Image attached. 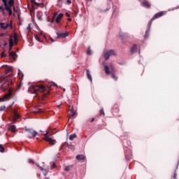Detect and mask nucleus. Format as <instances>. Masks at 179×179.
I'll use <instances>...</instances> for the list:
<instances>
[{
  "instance_id": "f257e3e1",
  "label": "nucleus",
  "mask_w": 179,
  "mask_h": 179,
  "mask_svg": "<svg viewBox=\"0 0 179 179\" xmlns=\"http://www.w3.org/2000/svg\"><path fill=\"white\" fill-rule=\"evenodd\" d=\"M51 86L57 87V84L55 83H51L48 87L43 85H32L29 87L28 92L31 93V94H37V92H41V93H44V92H47L46 93L43 94L42 100H45V98L48 94H50V91L51 90Z\"/></svg>"
},
{
  "instance_id": "f03ea898",
  "label": "nucleus",
  "mask_w": 179,
  "mask_h": 179,
  "mask_svg": "<svg viewBox=\"0 0 179 179\" xmlns=\"http://www.w3.org/2000/svg\"><path fill=\"white\" fill-rule=\"evenodd\" d=\"M6 10L8 12L9 16H12V8L15 6V1L14 0H9L8 1H5L3 3Z\"/></svg>"
},
{
  "instance_id": "7ed1b4c3",
  "label": "nucleus",
  "mask_w": 179,
  "mask_h": 179,
  "mask_svg": "<svg viewBox=\"0 0 179 179\" xmlns=\"http://www.w3.org/2000/svg\"><path fill=\"white\" fill-rule=\"evenodd\" d=\"M52 134H50V131H46V133L44 134L45 138H43V141H45L46 142H49L50 145L52 146H54L55 145V142L57 141L55 139H52L51 137Z\"/></svg>"
},
{
  "instance_id": "20e7f679",
  "label": "nucleus",
  "mask_w": 179,
  "mask_h": 179,
  "mask_svg": "<svg viewBox=\"0 0 179 179\" xmlns=\"http://www.w3.org/2000/svg\"><path fill=\"white\" fill-rule=\"evenodd\" d=\"M64 17V13H59L57 16V13H55L52 16V20L50 21V23H54V22H56V23H60L61 20Z\"/></svg>"
},
{
  "instance_id": "39448f33",
  "label": "nucleus",
  "mask_w": 179,
  "mask_h": 179,
  "mask_svg": "<svg viewBox=\"0 0 179 179\" xmlns=\"http://www.w3.org/2000/svg\"><path fill=\"white\" fill-rule=\"evenodd\" d=\"M104 69H105V73L106 75H111L112 79H113V80H115V82H117V80H118V77L117 76H115V74L114 73L110 72V67H108V66L105 65Z\"/></svg>"
},
{
  "instance_id": "423d86ee",
  "label": "nucleus",
  "mask_w": 179,
  "mask_h": 179,
  "mask_svg": "<svg viewBox=\"0 0 179 179\" xmlns=\"http://www.w3.org/2000/svg\"><path fill=\"white\" fill-rule=\"evenodd\" d=\"M166 15V13L164 11H161L154 15V17L150 20L148 22V27H150L152 26V23L153 20H155V19H159V17H162V16H164Z\"/></svg>"
},
{
  "instance_id": "0eeeda50",
  "label": "nucleus",
  "mask_w": 179,
  "mask_h": 179,
  "mask_svg": "<svg viewBox=\"0 0 179 179\" xmlns=\"http://www.w3.org/2000/svg\"><path fill=\"white\" fill-rule=\"evenodd\" d=\"M12 85H13V82H12L10 80H8L4 82L3 85H2L1 87L3 92H6L9 86H12Z\"/></svg>"
},
{
  "instance_id": "6e6552de",
  "label": "nucleus",
  "mask_w": 179,
  "mask_h": 179,
  "mask_svg": "<svg viewBox=\"0 0 179 179\" xmlns=\"http://www.w3.org/2000/svg\"><path fill=\"white\" fill-rule=\"evenodd\" d=\"M13 93V90L12 89V87H10L8 93L6 94L2 98H0V103H2V101H5L6 99H9V97L12 96Z\"/></svg>"
},
{
  "instance_id": "1a4fd4ad",
  "label": "nucleus",
  "mask_w": 179,
  "mask_h": 179,
  "mask_svg": "<svg viewBox=\"0 0 179 179\" xmlns=\"http://www.w3.org/2000/svg\"><path fill=\"white\" fill-rule=\"evenodd\" d=\"M25 132L27 133V134H30L33 136V138H36L37 136V131L33 130V129H25Z\"/></svg>"
},
{
  "instance_id": "9d476101",
  "label": "nucleus",
  "mask_w": 179,
  "mask_h": 179,
  "mask_svg": "<svg viewBox=\"0 0 179 179\" xmlns=\"http://www.w3.org/2000/svg\"><path fill=\"white\" fill-rule=\"evenodd\" d=\"M57 34V38H66L68 36H69V33L65 32V33H56Z\"/></svg>"
},
{
  "instance_id": "9b49d317",
  "label": "nucleus",
  "mask_w": 179,
  "mask_h": 179,
  "mask_svg": "<svg viewBox=\"0 0 179 179\" xmlns=\"http://www.w3.org/2000/svg\"><path fill=\"white\" fill-rule=\"evenodd\" d=\"M13 119L12 120V124H16V120H19V118H20V115H19V114H17V112L16 111V110H14V115H13Z\"/></svg>"
},
{
  "instance_id": "f8f14e48",
  "label": "nucleus",
  "mask_w": 179,
  "mask_h": 179,
  "mask_svg": "<svg viewBox=\"0 0 179 179\" xmlns=\"http://www.w3.org/2000/svg\"><path fill=\"white\" fill-rule=\"evenodd\" d=\"M141 6H143L144 8H147V9H150L152 6L150 5V3H149V1L146 0H143L141 3Z\"/></svg>"
},
{
  "instance_id": "ddd939ff",
  "label": "nucleus",
  "mask_w": 179,
  "mask_h": 179,
  "mask_svg": "<svg viewBox=\"0 0 179 179\" xmlns=\"http://www.w3.org/2000/svg\"><path fill=\"white\" fill-rule=\"evenodd\" d=\"M8 43H9V51L12 50V48H13V45H15L14 42H13V36L10 35V38L8 40Z\"/></svg>"
},
{
  "instance_id": "4468645a",
  "label": "nucleus",
  "mask_w": 179,
  "mask_h": 179,
  "mask_svg": "<svg viewBox=\"0 0 179 179\" xmlns=\"http://www.w3.org/2000/svg\"><path fill=\"white\" fill-rule=\"evenodd\" d=\"M10 26H12V25H10V24H5V23H3V22H1V23H0V27H1L2 29H3V30H6V28H7V27H10Z\"/></svg>"
},
{
  "instance_id": "2eb2a0df",
  "label": "nucleus",
  "mask_w": 179,
  "mask_h": 179,
  "mask_svg": "<svg viewBox=\"0 0 179 179\" xmlns=\"http://www.w3.org/2000/svg\"><path fill=\"white\" fill-rule=\"evenodd\" d=\"M86 72L87 79H89L90 82H93V78H92V74H90V71H89V69H86Z\"/></svg>"
},
{
  "instance_id": "dca6fc26",
  "label": "nucleus",
  "mask_w": 179,
  "mask_h": 179,
  "mask_svg": "<svg viewBox=\"0 0 179 179\" xmlns=\"http://www.w3.org/2000/svg\"><path fill=\"white\" fill-rule=\"evenodd\" d=\"M14 41V44L17 45L19 41V38H17V34H14L13 36V41Z\"/></svg>"
},
{
  "instance_id": "f3484780",
  "label": "nucleus",
  "mask_w": 179,
  "mask_h": 179,
  "mask_svg": "<svg viewBox=\"0 0 179 179\" xmlns=\"http://www.w3.org/2000/svg\"><path fill=\"white\" fill-rule=\"evenodd\" d=\"M76 159L78 161H80V160H85L86 157L83 155H78L76 156Z\"/></svg>"
},
{
  "instance_id": "a211bd4d",
  "label": "nucleus",
  "mask_w": 179,
  "mask_h": 179,
  "mask_svg": "<svg viewBox=\"0 0 179 179\" xmlns=\"http://www.w3.org/2000/svg\"><path fill=\"white\" fill-rule=\"evenodd\" d=\"M76 114V111L73 110V107H72L70 110L69 113V117H74V115Z\"/></svg>"
},
{
  "instance_id": "6ab92c4d",
  "label": "nucleus",
  "mask_w": 179,
  "mask_h": 179,
  "mask_svg": "<svg viewBox=\"0 0 179 179\" xmlns=\"http://www.w3.org/2000/svg\"><path fill=\"white\" fill-rule=\"evenodd\" d=\"M8 129H9L10 131H11V132L15 133V132H16V126H15V125H11V126L8 128Z\"/></svg>"
},
{
  "instance_id": "aec40b11",
  "label": "nucleus",
  "mask_w": 179,
  "mask_h": 179,
  "mask_svg": "<svg viewBox=\"0 0 179 179\" xmlns=\"http://www.w3.org/2000/svg\"><path fill=\"white\" fill-rule=\"evenodd\" d=\"M136 52V45H134L130 50V52H131V54H135Z\"/></svg>"
},
{
  "instance_id": "412c9836",
  "label": "nucleus",
  "mask_w": 179,
  "mask_h": 179,
  "mask_svg": "<svg viewBox=\"0 0 179 179\" xmlns=\"http://www.w3.org/2000/svg\"><path fill=\"white\" fill-rule=\"evenodd\" d=\"M103 58L105 59V61H107L108 58H110V54L108 53V51H106L104 55H103Z\"/></svg>"
},
{
  "instance_id": "4be33fe9",
  "label": "nucleus",
  "mask_w": 179,
  "mask_h": 179,
  "mask_svg": "<svg viewBox=\"0 0 179 179\" xmlns=\"http://www.w3.org/2000/svg\"><path fill=\"white\" fill-rule=\"evenodd\" d=\"M3 42H4L3 44H0V48L5 50V47H6V45H8V41H3Z\"/></svg>"
},
{
  "instance_id": "5701e85b",
  "label": "nucleus",
  "mask_w": 179,
  "mask_h": 179,
  "mask_svg": "<svg viewBox=\"0 0 179 179\" xmlns=\"http://www.w3.org/2000/svg\"><path fill=\"white\" fill-rule=\"evenodd\" d=\"M9 55L12 58H15V57H17V55H16V52H10Z\"/></svg>"
},
{
  "instance_id": "b1692460",
  "label": "nucleus",
  "mask_w": 179,
  "mask_h": 179,
  "mask_svg": "<svg viewBox=\"0 0 179 179\" xmlns=\"http://www.w3.org/2000/svg\"><path fill=\"white\" fill-rule=\"evenodd\" d=\"M75 138H76V134H71L69 136V140L70 141H73V139H75Z\"/></svg>"
},
{
  "instance_id": "393cba45",
  "label": "nucleus",
  "mask_w": 179,
  "mask_h": 179,
  "mask_svg": "<svg viewBox=\"0 0 179 179\" xmlns=\"http://www.w3.org/2000/svg\"><path fill=\"white\" fill-rule=\"evenodd\" d=\"M32 5H35L36 6H40V3L36 2V0H31Z\"/></svg>"
},
{
  "instance_id": "a878e982",
  "label": "nucleus",
  "mask_w": 179,
  "mask_h": 179,
  "mask_svg": "<svg viewBox=\"0 0 179 179\" xmlns=\"http://www.w3.org/2000/svg\"><path fill=\"white\" fill-rule=\"evenodd\" d=\"M108 53H109V56L111 57V55H115V52H114L113 50H110L108 51Z\"/></svg>"
},
{
  "instance_id": "bb28decb",
  "label": "nucleus",
  "mask_w": 179,
  "mask_h": 179,
  "mask_svg": "<svg viewBox=\"0 0 179 179\" xmlns=\"http://www.w3.org/2000/svg\"><path fill=\"white\" fill-rule=\"evenodd\" d=\"M0 152L1 153H5V148L2 146V144H0Z\"/></svg>"
},
{
  "instance_id": "cd10ccee",
  "label": "nucleus",
  "mask_w": 179,
  "mask_h": 179,
  "mask_svg": "<svg viewBox=\"0 0 179 179\" xmlns=\"http://www.w3.org/2000/svg\"><path fill=\"white\" fill-rule=\"evenodd\" d=\"M149 29L146 30L145 34L144 35V38H148V37H149Z\"/></svg>"
},
{
  "instance_id": "c85d7f7f",
  "label": "nucleus",
  "mask_w": 179,
  "mask_h": 179,
  "mask_svg": "<svg viewBox=\"0 0 179 179\" xmlns=\"http://www.w3.org/2000/svg\"><path fill=\"white\" fill-rule=\"evenodd\" d=\"M71 169H72V166H68L65 167L64 171H70Z\"/></svg>"
},
{
  "instance_id": "c756f323",
  "label": "nucleus",
  "mask_w": 179,
  "mask_h": 179,
  "mask_svg": "<svg viewBox=\"0 0 179 179\" xmlns=\"http://www.w3.org/2000/svg\"><path fill=\"white\" fill-rule=\"evenodd\" d=\"M99 114H100V115H106V113H104V109L101 108L99 110Z\"/></svg>"
},
{
  "instance_id": "7c9ffc66",
  "label": "nucleus",
  "mask_w": 179,
  "mask_h": 179,
  "mask_svg": "<svg viewBox=\"0 0 179 179\" xmlns=\"http://www.w3.org/2000/svg\"><path fill=\"white\" fill-rule=\"evenodd\" d=\"M12 72V68L9 67L6 69V73H10Z\"/></svg>"
},
{
  "instance_id": "2f4dec72",
  "label": "nucleus",
  "mask_w": 179,
  "mask_h": 179,
  "mask_svg": "<svg viewBox=\"0 0 179 179\" xmlns=\"http://www.w3.org/2000/svg\"><path fill=\"white\" fill-rule=\"evenodd\" d=\"M4 51L1 52V58H3V57H6V53H5V51H6V50H3Z\"/></svg>"
},
{
  "instance_id": "473e14b6",
  "label": "nucleus",
  "mask_w": 179,
  "mask_h": 179,
  "mask_svg": "<svg viewBox=\"0 0 179 179\" xmlns=\"http://www.w3.org/2000/svg\"><path fill=\"white\" fill-rule=\"evenodd\" d=\"M87 54L88 55H92V50L90 49V48H87Z\"/></svg>"
},
{
  "instance_id": "72a5a7b5",
  "label": "nucleus",
  "mask_w": 179,
  "mask_h": 179,
  "mask_svg": "<svg viewBox=\"0 0 179 179\" xmlns=\"http://www.w3.org/2000/svg\"><path fill=\"white\" fill-rule=\"evenodd\" d=\"M110 70H111L110 73H114L115 72V69H114V66H110Z\"/></svg>"
},
{
  "instance_id": "f704fd0d",
  "label": "nucleus",
  "mask_w": 179,
  "mask_h": 179,
  "mask_svg": "<svg viewBox=\"0 0 179 179\" xmlns=\"http://www.w3.org/2000/svg\"><path fill=\"white\" fill-rule=\"evenodd\" d=\"M27 30H28V31L31 30V24H28V26H27Z\"/></svg>"
},
{
  "instance_id": "c9c22d12",
  "label": "nucleus",
  "mask_w": 179,
  "mask_h": 179,
  "mask_svg": "<svg viewBox=\"0 0 179 179\" xmlns=\"http://www.w3.org/2000/svg\"><path fill=\"white\" fill-rule=\"evenodd\" d=\"M173 179H177V173L176 171L173 173Z\"/></svg>"
},
{
  "instance_id": "e433bc0d",
  "label": "nucleus",
  "mask_w": 179,
  "mask_h": 179,
  "mask_svg": "<svg viewBox=\"0 0 179 179\" xmlns=\"http://www.w3.org/2000/svg\"><path fill=\"white\" fill-rule=\"evenodd\" d=\"M113 110H117L118 108V105L117 104H115L113 107Z\"/></svg>"
},
{
  "instance_id": "4c0bfd02",
  "label": "nucleus",
  "mask_w": 179,
  "mask_h": 179,
  "mask_svg": "<svg viewBox=\"0 0 179 179\" xmlns=\"http://www.w3.org/2000/svg\"><path fill=\"white\" fill-rule=\"evenodd\" d=\"M5 108H6L5 106H1L0 107V111H3V110H5Z\"/></svg>"
},
{
  "instance_id": "58836bf2",
  "label": "nucleus",
  "mask_w": 179,
  "mask_h": 179,
  "mask_svg": "<svg viewBox=\"0 0 179 179\" xmlns=\"http://www.w3.org/2000/svg\"><path fill=\"white\" fill-rule=\"evenodd\" d=\"M0 10H1L2 12H5V8H3V6H0Z\"/></svg>"
},
{
  "instance_id": "ea45409f",
  "label": "nucleus",
  "mask_w": 179,
  "mask_h": 179,
  "mask_svg": "<svg viewBox=\"0 0 179 179\" xmlns=\"http://www.w3.org/2000/svg\"><path fill=\"white\" fill-rule=\"evenodd\" d=\"M41 112H42L41 109H38L37 110L34 111L35 113H41Z\"/></svg>"
},
{
  "instance_id": "a19ab883",
  "label": "nucleus",
  "mask_w": 179,
  "mask_h": 179,
  "mask_svg": "<svg viewBox=\"0 0 179 179\" xmlns=\"http://www.w3.org/2000/svg\"><path fill=\"white\" fill-rule=\"evenodd\" d=\"M53 169H55V163H53L51 167V170H53Z\"/></svg>"
},
{
  "instance_id": "79ce46f5",
  "label": "nucleus",
  "mask_w": 179,
  "mask_h": 179,
  "mask_svg": "<svg viewBox=\"0 0 179 179\" xmlns=\"http://www.w3.org/2000/svg\"><path fill=\"white\" fill-rule=\"evenodd\" d=\"M120 38H121V40H124V35L122 34H120Z\"/></svg>"
},
{
  "instance_id": "37998d69",
  "label": "nucleus",
  "mask_w": 179,
  "mask_h": 179,
  "mask_svg": "<svg viewBox=\"0 0 179 179\" xmlns=\"http://www.w3.org/2000/svg\"><path fill=\"white\" fill-rule=\"evenodd\" d=\"M67 3H69V5H71V3H72V1L71 0H67Z\"/></svg>"
},
{
  "instance_id": "c03bdc74",
  "label": "nucleus",
  "mask_w": 179,
  "mask_h": 179,
  "mask_svg": "<svg viewBox=\"0 0 179 179\" xmlns=\"http://www.w3.org/2000/svg\"><path fill=\"white\" fill-rule=\"evenodd\" d=\"M66 16L67 17H69V16H71V14H69V13H66Z\"/></svg>"
},
{
  "instance_id": "a18cd8bd",
  "label": "nucleus",
  "mask_w": 179,
  "mask_h": 179,
  "mask_svg": "<svg viewBox=\"0 0 179 179\" xmlns=\"http://www.w3.org/2000/svg\"><path fill=\"white\" fill-rule=\"evenodd\" d=\"M40 170H41V171H43L44 170V168H43V166H39Z\"/></svg>"
},
{
  "instance_id": "49530a36",
  "label": "nucleus",
  "mask_w": 179,
  "mask_h": 179,
  "mask_svg": "<svg viewBox=\"0 0 179 179\" xmlns=\"http://www.w3.org/2000/svg\"><path fill=\"white\" fill-rule=\"evenodd\" d=\"M3 36H5V34H3V33H1V34H0V37H3Z\"/></svg>"
},
{
  "instance_id": "de8ad7c7",
  "label": "nucleus",
  "mask_w": 179,
  "mask_h": 179,
  "mask_svg": "<svg viewBox=\"0 0 179 179\" xmlns=\"http://www.w3.org/2000/svg\"><path fill=\"white\" fill-rule=\"evenodd\" d=\"M67 20H68V22H71L72 21V18H68Z\"/></svg>"
},
{
  "instance_id": "09e8293b",
  "label": "nucleus",
  "mask_w": 179,
  "mask_h": 179,
  "mask_svg": "<svg viewBox=\"0 0 179 179\" xmlns=\"http://www.w3.org/2000/svg\"><path fill=\"white\" fill-rule=\"evenodd\" d=\"M94 121V117L92 118L90 122H93Z\"/></svg>"
},
{
  "instance_id": "8fccbe9b",
  "label": "nucleus",
  "mask_w": 179,
  "mask_h": 179,
  "mask_svg": "<svg viewBox=\"0 0 179 179\" xmlns=\"http://www.w3.org/2000/svg\"><path fill=\"white\" fill-rule=\"evenodd\" d=\"M2 1V2L3 3V2H8V0H1Z\"/></svg>"
},
{
  "instance_id": "3c124183",
  "label": "nucleus",
  "mask_w": 179,
  "mask_h": 179,
  "mask_svg": "<svg viewBox=\"0 0 179 179\" xmlns=\"http://www.w3.org/2000/svg\"><path fill=\"white\" fill-rule=\"evenodd\" d=\"M61 107V105L57 106V108H59Z\"/></svg>"
},
{
  "instance_id": "603ef678",
  "label": "nucleus",
  "mask_w": 179,
  "mask_h": 179,
  "mask_svg": "<svg viewBox=\"0 0 179 179\" xmlns=\"http://www.w3.org/2000/svg\"><path fill=\"white\" fill-rule=\"evenodd\" d=\"M36 166H37V167H40V165H38V164H36Z\"/></svg>"
},
{
  "instance_id": "864d4df0",
  "label": "nucleus",
  "mask_w": 179,
  "mask_h": 179,
  "mask_svg": "<svg viewBox=\"0 0 179 179\" xmlns=\"http://www.w3.org/2000/svg\"><path fill=\"white\" fill-rule=\"evenodd\" d=\"M107 10H108V8H106V9L105 10V12L107 11Z\"/></svg>"
},
{
  "instance_id": "5fc2aeb1",
  "label": "nucleus",
  "mask_w": 179,
  "mask_h": 179,
  "mask_svg": "<svg viewBox=\"0 0 179 179\" xmlns=\"http://www.w3.org/2000/svg\"><path fill=\"white\" fill-rule=\"evenodd\" d=\"M13 10H14V11L16 10V9L15 8V7H13Z\"/></svg>"
},
{
  "instance_id": "6e6d98bb",
  "label": "nucleus",
  "mask_w": 179,
  "mask_h": 179,
  "mask_svg": "<svg viewBox=\"0 0 179 179\" xmlns=\"http://www.w3.org/2000/svg\"><path fill=\"white\" fill-rule=\"evenodd\" d=\"M176 9H179V6H178V7L176 8Z\"/></svg>"
},
{
  "instance_id": "4d7b16f0",
  "label": "nucleus",
  "mask_w": 179,
  "mask_h": 179,
  "mask_svg": "<svg viewBox=\"0 0 179 179\" xmlns=\"http://www.w3.org/2000/svg\"><path fill=\"white\" fill-rule=\"evenodd\" d=\"M29 138L30 139H31V136H29Z\"/></svg>"
},
{
  "instance_id": "13d9d810",
  "label": "nucleus",
  "mask_w": 179,
  "mask_h": 179,
  "mask_svg": "<svg viewBox=\"0 0 179 179\" xmlns=\"http://www.w3.org/2000/svg\"><path fill=\"white\" fill-rule=\"evenodd\" d=\"M52 40V41H54V40L53 39H51Z\"/></svg>"
},
{
  "instance_id": "bf43d9fd",
  "label": "nucleus",
  "mask_w": 179,
  "mask_h": 179,
  "mask_svg": "<svg viewBox=\"0 0 179 179\" xmlns=\"http://www.w3.org/2000/svg\"><path fill=\"white\" fill-rule=\"evenodd\" d=\"M138 1H141V0H138Z\"/></svg>"
}]
</instances>
